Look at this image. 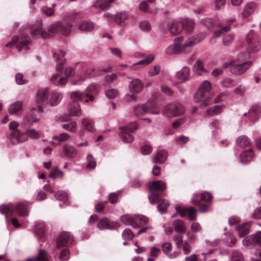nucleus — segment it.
I'll list each match as a JSON object with an SVG mask.
<instances>
[{"label":"nucleus","instance_id":"nucleus-1","mask_svg":"<svg viewBox=\"0 0 261 261\" xmlns=\"http://www.w3.org/2000/svg\"><path fill=\"white\" fill-rule=\"evenodd\" d=\"M65 52L62 50L57 51L54 55L57 62L56 70L57 72L52 75L49 81L53 84L59 87L65 85L68 82L66 77L61 75L65 61Z\"/></svg>","mask_w":261,"mask_h":261},{"label":"nucleus","instance_id":"nucleus-2","mask_svg":"<svg viewBox=\"0 0 261 261\" xmlns=\"http://www.w3.org/2000/svg\"><path fill=\"white\" fill-rule=\"evenodd\" d=\"M16 212L20 216H27L29 214V204L26 201L9 203L0 205V213L5 215L7 222L9 217L12 216Z\"/></svg>","mask_w":261,"mask_h":261},{"label":"nucleus","instance_id":"nucleus-3","mask_svg":"<svg viewBox=\"0 0 261 261\" xmlns=\"http://www.w3.org/2000/svg\"><path fill=\"white\" fill-rule=\"evenodd\" d=\"M60 22L53 23L49 26L48 32H47L42 29L41 21L38 20L36 21V24L32 25L31 35L34 39H37L39 37L43 39H47L52 36L53 34L58 32H60Z\"/></svg>","mask_w":261,"mask_h":261},{"label":"nucleus","instance_id":"nucleus-4","mask_svg":"<svg viewBox=\"0 0 261 261\" xmlns=\"http://www.w3.org/2000/svg\"><path fill=\"white\" fill-rule=\"evenodd\" d=\"M211 89V83L207 80L204 81L200 85L197 92L194 95V102L199 103L201 107L207 106L211 98L209 92Z\"/></svg>","mask_w":261,"mask_h":261},{"label":"nucleus","instance_id":"nucleus-5","mask_svg":"<svg viewBox=\"0 0 261 261\" xmlns=\"http://www.w3.org/2000/svg\"><path fill=\"white\" fill-rule=\"evenodd\" d=\"M248 56V55L241 54L238 58L234 59V64L230 69L231 72L237 75H241L245 72L252 64V62L249 60L244 61Z\"/></svg>","mask_w":261,"mask_h":261},{"label":"nucleus","instance_id":"nucleus-6","mask_svg":"<svg viewBox=\"0 0 261 261\" xmlns=\"http://www.w3.org/2000/svg\"><path fill=\"white\" fill-rule=\"evenodd\" d=\"M148 188L151 194L149 196V201L154 204L156 202L158 195L166 189V185L162 180H155L148 184Z\"/></svg>","mask_w":261,"mask_h":261},{"label":"nucleus","instance_id":"nucleus-7","mask_svg":"<svg viewBox=\"0 0 261 261\" xmlns=\"http://www.w3.org/2000/svg\"><path fill=\"white\" fill-rule=\"evenodd\" d=\"M185 109L181 104L173 102L167 104L163 109V115L168 118L177 117L184 114Z\"/></svg>","mask_w":261,"mask_h":261},{"label":"nucleus","instance_id":"nucleus-8","mask_svg":"<svg viewBox=\"0 0 261 261\" xmlns=\"http://www.w3.org/2000/svg\"><path fill=\"white\" fill-rule=\"evenodd\" d=\"M248 42V49L250 53H256L261 47L259 39L257 35L255 34L253 30H251L246 35Z\"/></svg>","mask_w":261,"mask_h":261},{"label":"nucleus","instance_id":"nucleus-9","mask_svg":"<svg viewBox=\"0 0 261 261\" xmlns=\"http://www.w3.org/2000/svg\"><path fill=\"white\" fill-rule=\"evenodd\" d=\"M30 42L27 40L24 35L14 36L11 42L6 44L7 47H11L12 45H14L19 51H26L29 49Z\"/></svg>","mask_w":261,"mask_h":261},{"label":"nucleus","instance_id":"nucleus-10","mask_svg":"<svg viewBox=\"0 0 261 261\" xmlns=\"http://www.w3.org/2000/svg\"><path fill=\"white\" fill-rule=\"evenodd\" d=\"M138 126L135 123L129 124L127 126L121 128V132L119 133V137L121 140L126 143H129L133 141L134 137L130 134L137 129Z\"/></svg>","mask_w":261,"mask_h":261},{"label":"nucleus","instance_id":"nucleus-11","mask_svg":"<svg viewBox=\"0 0 261 261\" xmlns=\"http://www.w3.org/2000/svg\"><path fill=\"white\" fill-rule=\"evenodd\" d=\"M158 108V104L153 99H149L143 105H138L134 109V113L137 116H141L148 113L152 109Z\"/></svg>","mask_w":261,"mask_h":261},{"label":"nucleus","instance_id":"nucleus-12","mask_svg":"<svg viewBox=\"0 0 261 261\" xmlns=\"http://www.w3.org/2000/svg\"><path fill=\"white\" fill-rule=\"evenodd\" d=\"M73 241V236L70 232H63L57 240V247L59 249L67 248L72 244Z\"/></svg>","mask_w":261,"mask_h":261},{"label":"nucleus","instance_id":"nucleus-13","mask_svg":"<svg viewBox=\"0 0 261 261\" xmlns=\"http://www.w3.org/2000/svg\"><path fill=\"white\" fill-rule=\"evenodd\" d=\"M176 213L179 214L181 217H187L190 221H193L196 219V209L193 207L189 208H184L181 207H176Z\"/></svg>","mask_w":261,"mask_h":261},{"label":"nucleus","instance_id":"nucleus-14","mask_svg":"<svg viewBox=\"0 0 261 261\" xmlns=\"http://www.w3.org/2000/svg\"><path fill=\"white\" fill-rule=\"evenodd\" d=\"M30 110L32 112V114L27 118L28 122L25 123V124H30L33 122L38 121L40 119L42 114L43 113V111L40 105H38L37 108L32 107L31 108Z\"/></svg>","mask_w":261,"mask_h":261},{"label":"nucleus","instance_id":"nucleus-15","mask_svg":"<svg viewBox=\"0 0 261 261\" xmlns=\"http://www.w3.org/2000/svg\"><path fill=\"white\" fill-rule=\"evenodd\" d=\"M11 142L13 144L22 143L27 140V136L25 133L20 132L18 129L13 130L10 136Z\"/></svg>","mask_w":261,"mask_h":261},{"label":"nucleus","instance_id":"nucleus-16","mask_svg":"<svg viewBox=\"0 0 261 261\" xmlns=\"http://www.w3.org/2000/svg\"><path fill=\"white\" fill-rule=\"evenodd\" d=\"M213 199L212 195L208 192L196 194L193 196L192 201L195 204L199 203L201 201H210Z\"/></svg>","mask_w":261,"mask_h":261},{"label":"nucleus","instance_id":"nucleus-17","mask_svg":"<svg viewBox=\"0 0 261 261\" xmlns=\"http://www.w3.org/2000/svg\"><path fill=\"white\" fill-rule=\"evenodd\" d=\"M144 86L142 82L138 79H133L129 84V91L133 93H138L141 92Z\"/></svg>","mask_w":261,"mask_h":261},{"label":"nucleus","instance_id":"nucleus-18","mask_svg":"<svg viewBox=\"0 0 261 261\" xmlns=\"http://www.w3.org/2000/svg\"><path fill=\"white\" fill-rule=\"evenodd\" d=\"M49 89L47 88L39 89L36 95V101L37 105L41 106L46 100L48 93Z\"/></svg>","mask_w":261,"mask_h":261},{"label":"nucleus","instance_id":"nucleus-19","mask_svg":"<svg viewBox=\"0 0 261 261\" xmlns=\"http://www.w3.org/2000/svg\"><path fill=\"white\" fill-rule=\"evenodd\" d=\"M68 112L71 116H80L82 115V111L80 105L75 102L69 103L68 107Z\"/></svg>","mask_w":261,"mask_h":261},{"label":"nucleus","instance_id":"nucleus-20","mask_svg":"<svg viewBox=\"0 0 261 261\" xmlns=\"http://www.w3.org/2000/svg\"><path fill=\"white\" fill-rule=\"evenodd\" d=\"M257 8V5L254 2H249L247 3L244 8L242 12L243 16L247 18L251 15Z\"/></svg>","mask_w":261,"mask_h":261},{"label":"nucleus","instance_id":"nucleus-21","mask_svg":"<svg viewBox=\"0 0 261 261\" xmlns=\"http://www.w3.org/2000/svg\"><path fill=\"white\" fill-rule=\"evenodd\" d=\"M190 68L187 66L184 67L176 73V77L181 82H184L189 79L190 77Z\"/></svg>","mask_w":261,"mask_h":261},{"label":"nucleus","instance_id":"nucleus-22","mask_svg":"<svg viewBox=\"0 0 261 261\" xmlns=\"http://www.w3.org/2000/svg\"><path fill=\"white\" fill-rule=\"evenodd\" d=\"M193 70L195 73L198 75H202L208 72V70L204 68L202 62L199 59L197 60L194 64Z\"/></svg>","mask_w":261,"mask_h":261},{"label":"nucleus","instance_id":"nucleus-23","mask_svg":"<svg viewBox=\"0 0 261 261\" xmlns=\"http://www.w3.org/2000/svg\"><path fill=\"white\" fill-rule=\"evenodd\" d=\"M133 220L134 221L132 223V226L134 228L138 227L148 222V218L143 215H134Z\"/></svg>","mask_w":261,"mask_h":261},{"label":"nucleus","instance_id":"nucleus-24","mask_svg":"<svg viewBox=\"0 0 261 261\" xmlns=\"http://www.w3.org/2000/svg\"><path fill=\"white\" fill-rule=\"evenodd\" d=\"M162 249L163 252L166 255H169L170 258H174L179 255L178 252H174L170 254L172 249V245L170 243L166 242L162 245Z\"/></svg>","mask_w":261,"mask_h":261},{"label":"nucleus","instance_id":"nucleus-25","mask_svg":"<svg viewBox=\"0 0 261 261\" xmlns=\"http://www.w3.org/2000/svg\"><path fill=\"white\" fill-rule=\"evenodd\" d=\"M112 70L111 67H108L107 68H103L99 70H95L94 68H89L87 69L86 71L84 76L85 78L88 79L91 78L92 77L97 76L99 75V73H97V72L99 71H103L105 72H110Z\"/></svg>","mask_w":261,"mask_h":261},{"label":"nucleus","instance_id":"nucleus-26","mask_svg":"<svg viewBox=\"0 0 261 261\" xmlns=\"http://www.w3.org/2000/svg\"><path fill=\"white\" fill-rule=\"evenodd\" d=\"M248 114L250 120L255 121L261 116V108L258 106H253L250 109Z\"/></svg>","mask_w":261,"mask_h":261},{"label":"nucleus","instance_id":"nucleus-27","mask_svg":"<svg viewBox=\"0 0 261 261\" xmlns=\"http://www.w3.org/2000/svg\"><path fill=\"white\" fill-rule=\"evenodd\" d=\"M115 0H96L92 5V7L105 10L108 9L111 6V3Z\"/></svg>","mask_w":261,"mask_h":261},{"label":"nucleus","instance_id":"nucleus-28","mask_svg":"<svg viewBox=\"0 0 261 261\" xmlns=\"http://www.w3.org/2000/svg\"><path fill=\"white\" fill-rule=\"evenodd\" d=\"M182 27L187 33H191L194 29L195 22L191 19H185L182 21Z\"/></svg>","mask_w":261,"mask_h":261},{"label":"nucleus","instance_id":"nucleus-29","mask_svg":"<svg viewBox=\"0 0 261 261\" xmlns=\"http://www.w3.org/2000/svg\"><path fill=\"white\" fill-rule=\"evenodd\" d=\"M62 99V93L57 92H53L49 99L50 106L52 107L57 106L61 102Z\"/></svg>","mask_w":261,"mask_h":261},{"label":"nucleus","instance_id":"nucleus-30","mask_svg":"<svg viewBox=\"0 0 261 261\" xmlns=\"http://www.w3.org/2000/svg\"><path fill=\"white\" fill-rule=\"evenodd\" d=\"M83 127L86 130L90 132H93L95 130V127L93 121L90 119L84 118L81 121Z\"/></svg>","mask_w":261,"mask_h":261},{"label":"nucleus","instance_id":"nucleus-31","mask_svg":"<svg viewBox=\"0 0 261 261\" xmlns=\"http://www.w3.org/2000/svg\"><path fill=\"white\" fill-rule=\"evenodd\" d=\"M54 192V190L53 188L45 185L43 186V190L39 191L38 193L36 198L38 200H44L46 198L47 193H53Z\"/></svg>","mask_w":261,"mask_h":261},{"label":"nucleus","instance_id":"nucleus-32","mask_svg":"<svg viewBox=\"0 0 261 261\" xmlns=\"http://www.w3.org/2000/svg\"><path fill=\"white\" fill-rule=\"evenodd\" d=\"M167 156V152L165 150H160L158 151L156 155H154L153 162L155 163H163L166 161Z\"/></svg>","mask_w":261,"mask_h":261},{"label":"nucleus","instance_id":"nucleus-33","mask_svg":"<svg viewBox=\"0 0 261 261\" xmlns=\"http://www.w3.org/2000/svg\"><path fill=\"white\" fill-rule=\"evenodd\" d=\"M252 156V150L250 148L248 149L243 151L241 153L240 159L242 163H246L251 160Z\"/></svg>","mask_w":261,"mask_h":261},{"label":"nucleus","instance_id":"nucleus-34","mask_svg":"<svg viewBox=\"0 0 261 261\" xmlns=\"http://www.w3.org/2000/svg\"><path fill=\"white\" fill-rule=\"evenodd\" d=\"M242 243L243 246L247 249H252L256 244L253 234L244 238Z\"/></svg>","mask_w":261,"mask_h":261},{"label":"nucleus","instance_id":"nucleus-35","mask_svg":"<svg viewBox=\"0 0 261 261\" xmlns=\"http://www.w3.org/2000/svg\"><path fill=\"white\" fill-rule=\"evenodd\" d=\"M115 225V223L110 222L107 218H103L98 222L97 227L99 229H112Z\"/></svg>","mask_w":261,"mask_h":261},{"label":"nucleus","instance_id":"nucleus-36","mask_svg":"<svg viewBox=\"0 0 261 261\" xmlns=\"http://www.w3.org/2000/svg\"><path fill=\"white\" fill-rule=\"evenodd\" d=\"M173 226L175 231L180 233H185L187 230L185 223L180 220H176L173 223Z\"/></svg>","mask_w":261,"mask_h":261},{"label":"nucleus","instance_id":"nucleus-37","mask_svg":"<svg viewBox=\"0 0 261 261\" xmlns=\"http://www.w3.org/2000/svg\"><path fill=\"white\" fill-rule=\"evenodd\" d=\"M181 24L178 21L173 22L169 28V31L172 35H177L181 31Z\"/></svg>","mask_w":261,"mask_h":261},{"label":"nucleus","instance_id":"nucleus-38","mask_svg":"<svg viewBox=\"0 0 261 261\" xmlns=\"http://www.w3.org/2000/svg\"><path fill=\"white\" fill-rule=\"evenodd\" d=\"M236 229L239 233V237L241 238L245 237L250 232L248 225L245 223L237 225Z\"/></svg>","mask_w":261,"mask_h":261},{"label":"nucleus","instance_id":"nucleus-39","mask_svg":"<svg viewBox=\"0 0 261 261\" xmlns=\"http://www.w3.org/2000/svg\"><path fill=\"white\" fill-rule=\"evenodd\" d=\"M35 231L36 234L39 238H43L45 234V225L41 222L36 223L35 225Z\"/></svg>","mask_w":261,"mask_h":261},{"label":"nucleus","instance_id":"nucleus-40","mask_svg":"<svg viewBox=\"0 0 261 261\" xmlns=\"http://www.w3.org/2000/svg\"><path fill=\"white\" fill-rule=\"evenodd\" d=\"M128 15L125 12L117 13L115 17V21L120 24H125L127 22Z\"/></svg>","mask_w":261,"mask_h":261},{"label":"nucleus","instance_id":"nucleus-41","mask_svg":"<svg viewBox=\"0 0 261 261\" xmlns=\"http://www.w3.org/2000/svg\"><path fill=\"white\" fill-rule=\"evenodd\" d=\"M94 24L90 21H84L79 27L80 30L85 32H91L94 30Z\"/></svg>","mask_w":261,"mask_h":261},{"label":"nucleus","instance_id":"nucleus-42","mask_svg":"<svg viewBox=\"0 0 261 261\" xmlns=\"http://www.w3.org/2000/svg\"><path fill=\"white\" fill-rule=\"evenodd\" d=\"M77 126L78 125L76 121H71L63 124L62 128L69 132L74 133L77 130Z\"/></svg>","mask_w":261,"mask_h":261},{"label":"nucleus","instance_id":"nucleus-43","mask_svg":"<svg viewBox=\"0 0 261 261\" xmlns=\"http://www.w3.org/2000/svg\"><path fill=\"white\" fill-rule=\"evenodd\" d=\"M22 102L17 101L13 103L9 108V112L11 114H18L22 110Z\"/></svg>","mask_w":261,"mask_h":261},{"label":"nucleus","instance_id":"nucleus-44","mask_svg":"<svg viewBox=\"0 0 261 261\" xmlns=\"http://www.w3.org/2000/svg\"><path fill=\"white\" fill-rule=\"evenodd\" d=\"M26 261H48V257L44 250H40L37 257L28 258Z\"/></svg>","mask_w":261,"mask_h":261},{"label":"nucleus","instance_id":"nucleus-45","mask_svg":"<svg viewBox=\"0 0 261 261\" xmlns=\"http://www.w3.org/2000/svg\"><path fill=\"white\" fill-rule=\"evenodd\" d=\"M223 106L216 105L207 109L206 112V116H211L219 114L222 110Z\"/></svg>","mask_w":261,"mask_h":261},{"label":"nucleus","instance_id":"nucleus-46","mask_svg":"<svg viewBox=\"0 0 261 261\" xmlns=\"http://www.w3.org/2000/svg\"><path fill=\"white\" fill-rule=\"evenodd\" d=\"M244 256L241 252L236 250L232 252L230 257V261H244Z\"/></svg>","mask_w":261,"mask_h":261},{"label":"nucleus","instance_id":"nucleus-47","mask_svg":"<svg viewBox=\"0 0 261 261\" xmlns=\"http://www.w3.org/2000/svg\"><path fill=\"white\" fill-rule=\"evenodd\" d=\"M237 143L240 147H244L249 146L251 145V142L245 136H241L239 137L237 139Z\"/></svg>","mask_w":261,"mask_h":261},{"label":"nucleus","instance_id":"nucleus-48","mask_svg":"<svg viewBox=\"0 0 261 261\" xmlns=\"http://www.w3.org/2000/svg\"><path fill=\"white\" fill-rule=\"evenodd\" d=\"M87 168L89 169H93L96 167V162L92 155L88 154L86 156Z\"/></svg>","mask_w":261,"mask_h":261},{"label":"nucleus","instance_id":"nucleus-49","mask_svg":"<svg viewBox=\"0 0 261 261\" xmlns=\"http://www.w3.org/2000/svg\"><path fill=\"white\" fill-rule=\"evenodd\" d=\"M63 150L65 154L71 158L74 156L77 153L76 150L69 145H65L63 147Z\"/></svg>","mask_w":261,"mask_h":261},{"label":"nucleus","instance_id":"nucleus-50","mask_svg":"<svg viewBox=\"0 0 261 261\" xmlns=\"http://www.w3.org/2000/svg\"><path fill=\"white\" fill-rule=\"evenodd\" d=\"M134 236L133 232L130 229H125L122 233V237L125 240L123 243L124 245L126 244V241L132 240Z\"/></svg>","mask_w":261,"mask_h":261},{"label":"nucleus","instance_id":"nucleus-51","mask_svg":"<svg viewBox=\"0 0 261 261\" xmlns=\"http://www.w3.org/2000/svg\"><path fill=\"white\" fill-rule=\"evenodd\" d=\"M84 96V94L80 91H74L71 92L70 98L74 101V102H77L81 101Z\"/></svg>","mask_w":261,"mask_h":261},{"label":"nucleus","instance_id":"nucleus-52","mask_svg":"<svg viewBox=\"0 0 261 261\" xmlns=\"http://www.w3.org/2000/svg\"><path fill=\"white\" fill-rule=\"evenodd\" d=\"M72 27V24L70 23L61 24L60 23V25L59 26L60 32L65 35H68L70 33Z\"/></svg>","mask_w":261,"mask_h":261},{"label":"nucleus","instance_id":"nucleus-53","mask_svg":"<svg viewBox=\"0 0 261 261\" xmlns=\"http://www.w3.org/2000/svg\"><path fill=\"white\" fill-rule=\"evenodd\" d=\"M70 138V135L65 133H61L58 136H54L53 137L54 140H57L59 142H64L68 140Z\"/></svg>","mask_w":261,"mask_h":261},{"label":"nucleus","instance_id":"nucleus-54","mask_svg":"<svg viewBox=\"0 0 261 261\" xmlns=\"http://www.w3.org/2000/svg\"><path fill=\"white\" fill-rule=\"evenodd\" d=\"M225 234L227 235V237L225 241L226 245L229 247L233 246L237 241V239L231 233H225Z\"/></svg>","mask_w":261,"mask_h":261},{"label":"nucleus","instance_id":"nucleus-55","mask_svg":"<svg viewBox=\"0 0 261 261\" xmlns=\"http://www.w3.org/2000/svg\"><path fill=\"white\" fill-rule=\"evenodd\" d=\"M169 205V202L166 199H161L158 201V210L160 212L165 211Z\"/></svg>","mask_w":261,"mask_h":261},{"label":"nucleus","instance_id":"nucleus-56","mask_svg":"<svg viewBox=\"0 0 261 261\" xmlns=\"http://www.w3.org/2000/svg\"><path fill=\"white\" fill-rule=\"evenodd\" d=\"M25 135L32 139H38L40 137L39 133L35 129H30L26 131Z\"/></svg>","mask_w":261,"mask_h":261},{"label":"nucleus","instance_id":"nucleus-57","mask_svg":"<svg viewBox=\"0 0 261 261\" xmlns=\"http://www.w3.org/2000/svg\"><path fill=\"white\" fill-rule=\"evenodd\" d=\"M139 28L143 32H148L151 29V26L147 20H143L139 23Z\"/></svg>","mask_w":261,"mask_h":261},{"label":"nucleus","instance_id":"nucleus-58","mask_svg":"<svg viewBox=\"0 0 261 261\" xmlns=\"http://www.w3.org/2000/svg\"><path fill=\"white\" fill-rule=\"evenodd\" d=\"M182 250L185 254H188L190 253L192 249V246L189 240H186L182 243Z\"/></svg>","mask_w":261,"mask_h":261},{"label":"nucleus","instance_id":"nucleus-59","mask_svg":"<svg viewBox=\"0 0 261 261\" xmlns=\"http://www.w3.org/2000/svg\"><path fill=\"white\" fill-rule=\"evenodd\" d=\"M155 56L154 54H150L143 59L140 61V63L142 64L143 66H146L152 63L154 59Z\"/></svg>","mask_w":261,"mask_h":261},{"label":"nucleus","instance_id":"nucleus-60","mask_svg":"<svg viewBox=\"0 0 261 261\" xmlns=\"http://www.w3.org/2000/svg\"><path fill=\"white\" fill-rule=\"evenodd\" d=\"M56 199L63 202H66L68 200V196L66 192L63 191H58L55 195Z\"/></svg>","mask_w":261,"mask_h":261},{"label":"nucleus","instance_id":"nucleus-61","mask_svg":"<svg viewBox=\"0 0 261 261\" xmlns=\"http://www.w3.org/2000/svg\"><path fill=\"white\" fill-rule=\"evenodd\" d=\"M230 30L229 25H226L225 27L219 26V29L214 32V37H217L220 35L222 32H228Z\"/></svg>","mask_w":261,"mask_h":261},{"label":"nucleus","instance_id":"nucleus-62","mask_svg":"<svg viewBox=\"0 0 261 261\" xmlns=\"http://www.w3.org/2000/svg\"><path fill=\"white\" fill-rule=\"evenodd\" d=\"M161 71V66L159 65H156L149 69L148 71V74L150 76H153L158 74Z\"/></svg>","mask_w":261,"mask_h":261},{"label":"nucleus","instance_id":"nucleus-63","mask_svg":"<svg viewBox=\"0 0 261 261\" xmlns=\"http://www.w3.org/2000/svg\"><path fill=\"white\" fill-rule=\"evenodd\" d=\"M121 221L125 224H130L132 226V223L134 221V215H124L121 217Z\"/></svg>","mask_w":261,"mask_h":261},{"label":"nucleus","instance_id":"nucleus-64","mask_svg":"<svg viewBox=\"0 0 261 261\" xmlns=\"http://www.w3.org/2000/svg\"><path fill=\"white\" fill-rule=\"evenodd\" d=\"M15 81L18 85H23L27 82V80L24 77L23 74L20 73H18L16 74Z\"/></svg>","mask_w":261,"mask_h":261}]
</instances>
